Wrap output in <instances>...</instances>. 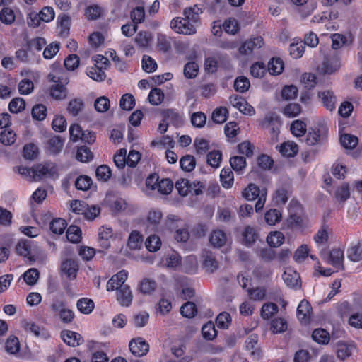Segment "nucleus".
I'll list each match as a JSON object with an SVG mask.
<instances>
[{
	"label": "nucleus",
	"instance_id": "1",
	"mask_svg": "<svg viewBox=\"0 0 362 362\" xmlns=\"http://www.w3.org/2000/svg\"><path fill=\"white\" fill-rule=\"evenodd\" d=\"M321 258L327 264H332L337 269H343L344 251L340 248L327 249L320 251Z\"/></svg>",
	"mask_w": 362,
	"mask_h": 362
},
{
	"label": "nucleus",
	"instance_id": "2",
	"mask_svg": "<svg viewBox=\"0 0 362 362\" xmlns=\"http://www.w3.org/2000/svg\"><path fill=\"white\" fill-rule=\"evenodd\" d=\"M170 27L177 33L192 35L196 33L194 26L187 18H175L170 22Z\"/></svg>",
	"mask_w": 362,
	"mask_h": 362
},
{
	"label": "nucleus",
	"instance_id": "3",
	"mask_svg": "<svg viewBox=\"0 0 362 362\" xmlns=\"http://www.w3.org/2000/svg\"><path fill=\"white\" fill-rule=\"evenodd\" d=\"M129 347L131 353L139 357L145 356L149 351V344L141 337L132 339Z\"/></svg>",
	"mask_w": 362,
	"mask_h": 362
},
{
	"label": "nucleus",
	"instance_id": "4",
	"mask_svg": "<svg viewBox=\"0 0 362 362\" xmlns=\"http://www.w3.org/2000/svg\"><path fill=\"white\" fill-rule=\"evenodd\" d=\"M264 44L262 37H256L246 40L239 48V52L243 55H248L255 49H259Z\"/></svg>",
	"mask_w": 362,
	"mask_h": 362
},
{
	"label": "nucleus",
	"instance_id": "5",
	"mask_svg": "<svg viewBox=\"0 0 362 362\" xmlns=\"http://www.w3.org/2000/svg\"><path fill=\"white\" fill-rule=\"evenodd\" d=\"M114 240L113 231L111 228L102 226L99 228L98 243L103 250H107Z\"/></svg>",
	"mask_w": 362,
	"mask_h": 362
},
{
	"label": "nucleus",
	"instance_id": "6",
	"mask_svg": "<svg viewBox=\"0 0 362 362\" xmlns=\"http://www.w3.org/2000/svg\"><path fill=\"white\" fill-rule=\"evenodd\" d=\"M318 98L322 105L328 110L332 111L335 109L337 97L334 92L329 90H325L318 93Z\"/></svg>",
	"mask_w": 362,
	"mask_h": 362
},
{
	"label": "nucleus",
	"instance_id": "7",
	"mask_svg": "<svg viewBox=\"0 0 362 362\" xmlns=\"http://www.w3.org/2000/svg\"><path fill=\"white\" fill-rule=\"evenodd\" d=\"M230 103L234 107L238 109L240 112L245 115H252L255 112L254 108L241 97L237 95L231 96L230 98Z\"/></svg>",
	"mask_w": 362,
	"mask_h": 362
},
{
	"label": "nucleus",
	"instance_id": "8",
	"mask_svg": "<svg viewBox=\"0 0 362 362\" xmlns=\"http://www.w3.org/2000/svg\"><path fill=\"white\" fill-rule=\"evenodd\" d=\"M202 264L206 272L213 273L218 269L219 264L212 252L205 250L202 255Z\"/></svg>",
	"mask_w": 362,
	"mask_h": 362
},
{
	"label": "nucleus",
	"instance_id": "9",
	"mask_svg": "<svg viewBox=\"0 0 362 362\" xmlns=\"http://www.w3.org/2000/svg\"><path fill=\"white\" fill-rule=\"evenodd\" d=\"M61 337L67 345L73 347L78 346L83 342V339L78 333L70 330L62 331Z\"/></svg>",
	"mask_w": 362,
	"mask_h": 362
},
{
	"label": "nucleus",
	"instance_id": "10",
	"mask_svg": "<svg viewBox=\"0 0 362 362\" xmlns=\"http://www.w3.org/2000/svg\"><path fill=\"white\" fill-rule=\"evenodd\" d=\"M133 296L127 285L120 286L117 291V300L122 306H129L132 301Z\"/></svg>",
	"mask_w": 362,
	"mask_h": 362
},
{
	"label": "nucleus",
	"instance_id": "11",
	"mask_svg": "<svg viewBox=\"0 0 362 362\" xmlns=\"http://www.w3.org/2000/svg\"><path fill=\"white\" fill-rule=\"evenodd\" d=\"M78 270V264L74 259H67L62 264V271L69 279H74Z\"/></svg>",
	"mask_w": 362,
	"mask_h": 362
},
{
	"label": "nucleus",
	"instance_id": "12",
	"mask_svg": "<svg viewBox=\"0 0 362 362\" xmlns=\"http://www.w3.org/2000/svg\"><path fill=\"white\" fill-rule=\"evenodd\" d=\"M312 308L309 302L306 300H303L299 303L297 308V316L300 321L307 322L310 317Z\"/></svg>",
	"mask_w": 362,
	"mask_h": 362
},
{
	"label": "nucleus",
	"instance_id": "13",
	"mask_svg": "<svg viewBox=\"0 0 362 362\" xmlns=\"http://www.w3.org/2000/svg\"><path fill=\"white\" fill-rule=\"evenodd\" d=\"M282 278L285 284L291 288L300 287V276L298 273L292 270H286L284 272Z\"/></svg>",
	"mask_w": 362,
	"mask_h": 362
},
{
	"label": "nucleus",
	"instance_id": "14",
	"mask_svg": "<svg viewBox=\"0 0 362 362\" xmlns=\"http://www.w3.org/2000/svg\"><path fill=\"white\" fill-rule=\"evenodd\" d=\"M209 240L214 247L219 248L226 244L227 237L223 230H215L211 233Z\"/></svg>",
	"mask_w": 362,
	"mask_h": 362
},
{
	"label": "nucleus",
	"instance_id": "15",
	"mask_svg": "<svg viewBox=\"0 0 362 362\" xmlns=\"http://www.w3.org/2000/svg\"><path fill=\"white\" fill-rule=\"evenodd\" d=\"M64 139L59 136L51 137L48 141V150L52 154L59 153L64 146Z\"/></svg>",
	"mask_w": 362,
	"mask_h": 362
},
{
	"label": "nucleus",
	"instance_id": "16",
	"mask_svg": "<svg viewBox=\"0 0 362 362\" xmlns=\"http://www.w3.org/2000/svg\"><path fill=\"white\" fill-rule=\"evenodd\" d=\"M279 151L284 156L293 157L298 151V145L293 141L284 142L280 146Z\"/></svg>",
	"mask_w": 362,
	"mask_h": 362
},
{
	"label": "nucleus",
	"instance_id": "17",
	"mask_svg": "<svg viewBox=\"0 0 362 362\" xmlns=\"http://www.w3.org/2000/svg\"><path fill=\"white\" fill-rule=\"evenodd\" d=\"M76 306L81 313L89 314L93 310L95 305L91 299L83 298L77 301Z\"/></svg>",
	"mask_w": 362,
	"mask_h": 362
},
{
	"label": "nucleus",
	"instance_id": "18",
	"mask_svg": "<svg viewBox=\"0 0 362 362\" xmlns=\"http://www.w3.org/2000/svg\"><path fill=\"white\" fill-rule=\"evenodd\" d=\"M16 251L18 255L30 259L31 241L29 240H21L16 246Z\"/></svg>",
	"mask_w": 362,
	"mask_h": 362
},
{
	"label": "nucleus",
	"instance_id": "19",
	"mask_svg": "<svg viewBox=\"0 0 362 362\" xmlns=\"http://www.w3.org/2000/svg\"><path fill=\"white\" fill-rule=\"evenodd\" d=\"M59 23L57 26L59 35L62 37H66L69 34V18L66 15H62L59 16Z\"/></svg>",
	"mask_w": 362,
	"mask_h": 362
},
{
	"label": "nucleus",
	"instance_id": "20",
	"mask_svg": "<svg viewBox=\"0 0 362 362\" xmlns=\"http://www.w3.org/2000/svg\"><path fill=\"white\" fill-rule=\"evenodd\" d=\"M220 179L223 187L230 188L233 184V173L230 168H223L221 171Z\"/></svg>",
	"mask_w": 362,
	"mask_h": 362
},
{
	"label": "nucleus",
	"instance_id": "21",
	"mask_svg": "<svg viewBox=\"0 0 362 362\" xmlns=\"http://www.w3.org/2000/svg\"><path fill=\"white\" fill-rule=\"evenodd\" d=\"M142 242V235L138 231L134 230L129 236L128 246L132 250H137L141 247Z\"/></svg>",
	"mask_w": 362,
	"mask_h": 362
},
{
	"label": "nucleus",
	"instance_id": "22",
	"mask_svg": "<svg viewBox=\"0 0 362 362\" xmlns=\"http://www.w3.org/2000/svg\"><path fill=\"white\" fill-rule=\"evenodd\" d=\"M161 240L159 236L156 235H151L145 241L146 249L149 252H156L161 247Z\"/></svg>",
	"mask_w": 362,
	"mask_h": 362
},
{
	"label": "nucleus",
	"instance_id": "23",
	"mask_svg": "<svg viewBox=\"0 0 362 362\" xmlns=\"http://www.w3.org/2000/svg\"><path fill=\"white\" fill-rule=\"evenodd\" d=\"M157 286L156 282L151 279H144L139 284V291L146 295L152 293Z\"/></svg>",
	"mask_w": 362,
	"mask_h": 362
},
{
	"label": "nucleus",
	"instance_id": "24",
	"mask_svg": "<svg viewBox=\"0 0 362 362\" xmlns=\"http://www.w3.org/2000/svg\"><path fill=\"white\" fill-rule=\"evenodd\" d=\"M51 310L54 317H60L64 310H66L68 308L65 302L60 299H54L50 305Z\"/></svg>",
	"mask_w": 362,
	"mask_h": 362
},
{
	"label": "nucleus",
	"instance_id": "25",
	"mask_svg": "<svg viewBox=\"0 0 362 362\" xmlns=\"http://www.w3.org/2000/svg\"><path fill=\"white\" fill-rule=\"evenodd\" d=\"M340 143L344 148L353 149L357 146L358 139L356 136L344 134L340 137Z\"/></svg>",
	"mask_w": 362,
	"mask_h": 362
},
{
	"label": "nucleus",
	"instance_id": "26",
	"mask_svg": "<svg viewBox=\"0 0 362 362\" xmlns=\"http://www.w3.org/2000/svg\"><path fill=\"white\" fill-rule=\"evenodd\" d=\"M288 190L286 187H282L277 189L273 195V201L276 205L284 204L288 201Z\"/></svg>",
	"mask_w": 362,
	"mask_h": 362
},
{
	"label": "nucleus",
	"instance_id": "27",
	"mask_svg": "<svg viewBox=\"0 0 362 362\" xmlns=\"http://www.w3.org/2000/svg\"><path fill=\"white\" fill-rule=\"evenodd\" d=\"M284 240V235L281 232L274 231L270 233L267 237L268 244L274 247H276L283 244Z\"/></svg>",
	"mask_w": 362,
	"mask_h": 362
},
{
	"label": "nucleus",
	"instance_id": "28",
	"mask_svg": "<svg viewBox=\"0 0 362 362\" xmlns=\"http://www.w3.org/2000/svg\"><path fill=\"white\" fill-rule=\"evenodd\" d=\"M84 104L81 99L74 98L68 104L67 110L73 116H76L83 109Z\"/></svg>",
	"mask_w": 362,
	"mask_h": 362
},
{
	"label": "nucleus",
	"instance_id": "29",
	"mask_svg": "<svg viewBox=\"0 0 362 362\" xmlns=\"http://www.w3.org/2000/svg\"><path fill=\"white\" fill-rule=\"evenodd\" d=\"M312 338L319 344H327L329 341V334L323 329H315L312 334Z\"/></svg>",
	"mask_w": 362,
	"mask_h": 362
},
{
	"label": "nucleus",
	"instance_id": "30",
	"mask_svg": "<svg viewBox=\"0 0 362 362\" xmlns=\"http://www.w3.org/2000/svg\"><path fill=\"white\" fill-rule=\"evenodd\" d=\"M181 168L186 172L192 171L196 165V161L194 156L186 155L181 158L180 160Z\"/></svg>",
	"mask_w": 362,
	"mask_h": 362
},
{
	"label": "nucleus",
	"instance_id": "31",
	"mask_svg": "<svg viewBox=\"0 0 362 362\" xmlns=\"http://www.w3.org/2000/svg\"><path fill=\"white\" fill-rule=\"evenodd\" d=\"M6 351L10 354H16L20 350V343L17 337L11 336L9 337L5 345Z\"/></svg>",
	"mask_w": 362,
	"mask_h": 362
},
{
	"label": "nucleus",
	"instance_id": "32",
	"mask_svg": "<svg viewBox=\"0 0 362 362\" xmlns=\"http://www.w3.org/2000/svg\"><path fill=\"white\" fill-rule=\"evenodd\" d=\"M16 139V133L11 129H5L0 134V141L6 146L13 144Z\"/></svg>",
	"mask_w": 362,
	"mask_h": 362
},
{
	"label": "nucleus",
	"instance_id": "33",
	"mask_svg": "<svg viewBox=\"0 0 362 362\" xmlns=\"http://www.w3.org/2000/svg\"><path fill=\"white\" fill-rule=\"evenodd\" d=\"M152 40L151 33L146 31H141L137 33L134 42L141 47H146Z\"/></svg>",
	"mask_w": 362,
	"mask_h": 362
},
{
	"label": "nucleus",
	"instance_id": "34",
	"mask_svg": "<svg viewBox=\"0 0 362 362\" xmlns=\"http://www.w3.org/2000/svg\"><path fill=\"white\" fill-rule=\"evenodd\" d=\"M284 69V62L279 59L273 58L268 65V71L271 74L278 75L280 74Z\"/></svg>",
	"mask_w": 362,
	"mask_h": 362
},
{
	"label": "nucleus",
	"instance_id": "35",
	"mask_svg": "<svg viewBox=\"0 0 362 362\" xmlns=\"http://www.w3.org/2000/svg\"><path fill=\"white\" fill-rule=\"evenodd\" d=\"M259 193V189L255 184H250L243 192V196L247 200L252 201L260 195Z\"/></svg>",
	"mask_w": 362,
	"mask_h": 362
},
{
	"label": "nucleus",
	"instance_id": "36",
	"mask_svg": "<svg viewBox=\"0 0 362 362\" xmlns=\"http://www.w3.org/2000/svg\"><path fill=\"white\" fill-rule=\"evenodd\" d=\"M173 188V182L170 179L165 178L158 181L156 189L162 194H169Z\"/></svg>",
	"mask_w": 362,
	"mask_h": 362
},
{
	"label": "nucleus",
	"instance_id": "37",
	"mask_svg": "<svg viewBox=\"0 0 362 362\" xmlns=\"http://www.w3.org/2000/svg\"><path fill=\"white\" fill-rule=\"evenodd\" d=\"M66 226V221L60 218L54 219L49 225L50 230L52 233L59 235L64 233Z\"/></svg>",
	"mask_w": 362,
	"mask_h": 362
},
{
	"label": "nucleus",
	"instance_id": "38",
	"mask_svg": "<svg viewBox=\"0 0 362 362\" xmlns=\"http://www.w3.org/2000/svg\"><path fill=\"white\" fill-rule=\"evenodd\" d=\"M149 103L153 105H160L164 99V93L159 88H153L148 95Z\"/></svg>",
	"mask_w": 362,
	"mask_h": 362
},
{
	"label": "nucleus",
	"instance_id": "39",
	"mask_svg": "<svg viewBox=\"0 0 362 362\" xmlns=\"http://www.w3.org/2000/svg\"><path fill=\"white\" fill-rule=\"evenodd\" d=\"M175 187L179 194L182 197L187 195L191 189L189 180L185 178L178 179L175 182Z\"/></svg>",
	"mask_w": 362,
	"mask_h": 362
},
{
	"label": "nucleus",
	"instance_id": "40",
	"mask_svg": "<svg viewBox=\"0 0 362 362\" xmlns=\"http://www.w3.org/2000/svg\"><path fill=\"white\" fill-rule=\"evenodd\" d=\"M228 113V111L227 108L220 107L214 110L211 117L214 122L217 124H222L226 122Z\"/></svg>",
	"mask_w": 362,
	"mask_h": 362
},
{
	"label": "nucleus",
	"instance_id": "41",
	"mask_svg": "<svg viewBox=\"0 0 362 362\" xmlns=\"http://www.w3.org/2000/svg\"><path fill=\"white\" fill-rule=\"evenodd\" d=\"M164 119L174 125H178L182 123L181 116L173 110H167L163 112Z\"/></svg>",
	"mask_w": 362,
	"mask_h": 362
},
{
	"label": "nucleus",
	"instance_id": "42",
	"mask_svg": "<svg viewBox=\"0 0 362 362\" xmlns=\"http://www.w3.org/2000/svg\"><path fill=\"white\" fill-rule=\"evenodd\" d=\"M349 196V187L347 183H343L335 191V197L339 202H344Z\"/></svg>",
	"mask_w": 362,
	"mask_h": 362
},
{
	"label": "nucleus",
	"instance_id": "43",
	"mask_svg": "<svg viewBox=\"0 0 362 362\" xmlns=\"http://www.w3.org/2000/svg\"><path fill=\"white\" fill-rule=\"evenodd\" d=\"M222 154L220 151L214 150L207 155V163L213 168H217L220 165Z\"/></svg>",
	"mask_w": 362,
	"mask_h": 362
},
{
	"label": "nucleus",
	"instance_id": "44",
	"mask_svg": "<svg viewBox=\"0 0 362 362\" xmlns=\"http://www.w3.org/2000/svg\"><path fill=\"white\" fill-rule=\"evenodd\" d=\"M355 349V346L353 345H348L346 344H338L337 348V356L344 360L345 358L349 357L353 351Z\"/></svg>",
	"mask_w": 362,
	"mask_h": 362
},
{
	"label": "nucleus",
	"instance_id": "45",
	"mask_svg": "<svg viewBox=\"0 0 362 362\" xmlns=\"http://www.w3.org/2000/svg\"><path fill=\"white\" fill-rule=\"evenodd\" d=\"M25 107V102L21 98H15L11 100L8 105L9 110L12 113H18L23 111Z\"/></svg>",
	"mask_w": 362,
	"mask_h": 362
},
{
	"label": "nucleus",
	"instance_id": "46",
	"mask_svg": "<svg viewBox=\"0 0 362 362\" xmlns=\"http://www.w3.org/2000/svg\"><path fill=\"white\" fill-rule=\"evenodd\" d=\"M291 131L295 136H301L306 132V124L300 120H295L291 126Z\"/></svg>",
	"mask_w": 362,
	"mask_h": 362
},
{
	"label": "nucleus",
	"instance_id": "47",
	"mask_svg": "<svg viewBox=\"0 0 362 362\" xmlns=\"http://www.w3.org/2000/svg\"><path fill=\"white\" fill-rule=\"evenodd\" d=\"M281 218V214L277 209H270L264 215L265 221L270 226L275 225L277 222H279Z\"/></svg>",
	"mask_w": 362,
	"mask_h": 362
},
{
	"label": "nucleus",
	"instance_id": "48",
	"mask_svg": "<svg viewBox=\"0 0 362 362\" xmlns=\"http://www.w3.org/2000/svg\"><path fill=\"white\" fill-rule=\"evenodd\" d=\"M278 306L273 303H264L262 308L261 315L264 319L270 318L274 314L277 313Z\"/></svg>",
	"mask_w": 362,
	"mask_h": 362
},
{
	"label": "nucleus",
	"instance_id": "49",
	"mask_svg": "<svg viewBox=\"0 0 362 362\" xmlns=\"http://www.w3.org/2000/svg\"><path fill=\"white\" fill-rule=\"evenodd\" d=\"M287 329V322L283 318H275L271 322V330L274 333L284 332Z\"/></svg>",
	"mask_w": 362,
	"mask_h": 362
},
{
	"label": "nucleus",
	"instance_id": "50",
	"mask_svg": "<svg viewBox=\"0 0 362 362\" xmlns=\"http://www.w3.org/2000/svg\"><path fill=\"white\" fill-rule=\"evenodd\" d=\"M88 76L96 81H102L105 78V71L97 66L88 69Z\"/></svg>",
	"mask_w": 362,
	"mask_h": 362
},
{
	"label": "nucleus",
	"instance_id": "51",
	"mask_svg": "<svg viewBox=\"0 0 362 362\" xmlns=\"http://www.w3.org/2000/svg\"><path fill=\"white\" fill-rule=\"evenodd\" d=\"M119 105L122 110H131L135 105V100L132 94H124L122 96Z\"/></svg>",
	"mask_w": 362,
	"mask_h": 362
},
{
	"label": "nucleus",
	"instance_id": "52",
	"mask_svg": "<svg viewBox=\"0 0 362 362\" xmlns=\"http://www.w3.org/2000/svg\"><path fill=\"white\" fill-rule=\"evenodd\" d=\"M346 172V165H344L341 161L337 160L333 164L332 168V173L335 177L338 179L344 178Z\"/></svg>",
	"mask_w": 362,
	"mask_h": 362
},
{
	"label": "nucleus",
	"instance_id": "53",
	"mask_svg": "<svg viewBox=\"0 0 362 362\" xmlns=\"http://www.w3.org/2000/svg\"><path fill=\"white\" fill-rule=\"evenodd\" d=\"M50 94L57 100H62L66 97V89L62 85H54L50 88Z\"/></svg>",
	"mask_w": 362,
	"mask_h": 362
},
{
	"label": "nucleus",
	"instance_id": "54",
	"mask_svg": "<svg viewBox=\"0 0 362 362\" xmlns=\"http://www.w3.org/2000/svg\"><path fill=\"white\" fill-rule=\"evenodd\" d=\"M39 278V272L37 269H29L23 274V279L28 285H35Z\"/></svg>",
	"mask_w": 362,
	"mask_h": 362
},
{
	"label": "nucleus",
	"instance_id": "55",
	"mask_svg": "<svg viewBox=\"0 0 362 362\" xmlns=\"http://www.w3.org/2000/svg\"><path fill=\"white\" fill-rule=\"evenodd\" d=\"M230 164L235 172L240 173L246 166V160L243 156H233L230 159Z\"/></svg>",
	"mask_w": 362,
	"mask_h": 362
},
{
	"label": "nucleus",
	"instance_id": "56",
	"mask_svg": "<svg viewBox=\"0 0 362 362\" xmlns=\"http://www.w3.org/2000/svg\"><path fill=\"white\" fill-rule=\"evenodd\" d=\"M301 112V107L298 103H290L284 107L283 113L288 117L298 116Z\"/></svg>",
	"mask_w": 362,
	"mask_h": 362
},
{
	"label": "nucleus",
	"instance_id": "57",
	"mask_svg": "<svg viewBox=\"0 0 362 362\" xmlns=\"http://www.w3.org/2000/svg\"><path fill=\"white\" fill-rule=\"evenodd\" d=\"M142 69L147 73H151L156 70L157 64L153 59L148 55L142 57Z\"/></svg>",
	"mask_w": 362,
	"mask_h": 362
},
{
	"label": "nucleus",
	"instance_id": "58",
	"mask_svg": "<svg viewBox=\"0 0 362 362\" xmlns=\"http://www.w3.org/2000/svg\"><path fill=\"white\" fill-rule=\"evenodd\" d=\"M47 108L42 104L35 105L31 112V115L33 119L36 120H43L46 117Z\"/></svg>",
	"mask_w": 362,
	"mask_h": 362
},
{
	"label": "nucleus",
	"instance_id": "59",
	"mask_svg": "<svg viewBox=\"0 0 362 362\" xmlns=\"http://www.w3.org/2000/svg\"><path fill=\"white\" fill-rule=\"evenodd\" d=\"M201 12V9L195 5L192 7L186 8L183 11V14L189 21L197 22L199 18V14Z\"/></svg>",
	"mask_w": 362,
	"mask_h": 362
},
{
	"label": "nucleus",
	"instance_id": "60",
	"mask_svg": "<svg viewBox=\"0 0 362 362\" xmlns=\"http://www.w3.org/2000/svg\"><path fill=\"white\" fill-rule=\"evenodd\" d=\"M95 175L98 180L106 182L111 176L110 168L105 165H100L96 168Z\"/></svg>",
	"mask_w": 362,
	"mask_h": 362
},
{
	"label": "nucleus",
	"instance_id": "61",
	"mask_svg": "<svg viewBox=\"0 0 362 362\" xmlns=\"http://www.w3.org/2000/svg\"><path fill=\"white\" fill-rule=\"evenodd\" d=\"M91 185V178L86 175L79 176L75 182V186L79 190H88Z\"/></svg>",
	"mask_w": 362,
	"mask_h": 362
},
{
	"label": "nucleus",
	"instance_id": "62",
	"mask_svg": "<svg viewBox=\"0 0 362 362\" xmlns=\"http://www.w3.org/2000/svg\"><path fill=\"white\" fill-rule=\"evenodd\" d=\"M81 231L76 226H71L66 231V238L71 243H78L81 240Z\"/></svg>",
	"mask_w": 362,
	"mask_h": 362
},
{
	"label": "nucleus",
	"instance_id": "63",
	"mask_svg": "<svg viewBox=\"0 0 362 362\" xmlns=\"http://www.w3.org/2000/svg\"><path fill=\"white\" fill-rule=\"evenodd\" d=\"M181 314L185 317H192L197 313L196 305L192 302H187L180 308Z\"/></svg>",
	"mask_w": 362,
	"mask_h": 362
},
{
	"label": "nucleus",
	"instance_id": "64",
	"mask_svg": "<svg viewBox=\"0 0 362 362\" xmlns=\"http://www.w3.org/2000/svg\"><path fill=\"white\" fill-rule=\"evenodd\" d=\"M199 66L195 62H188L184 66V75L187 78H193L197 76Z\"/></svg>",
	"mask_w": 362,
	"mask_h": 362
}]
</instances>
